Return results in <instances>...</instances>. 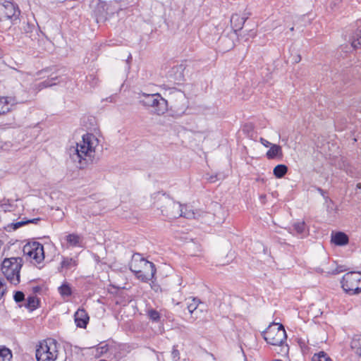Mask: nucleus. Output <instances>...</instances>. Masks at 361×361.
I'll list each match as a JSON object with an SVG mask.
<instances>
[{
	"instance_id": "obj_7",
	"label": "nucleus",
	"mask_w": 361,
	"mask_h": 361,
	"mask_svg": "<svg viewBox=\"0 0 361 361\" xmlns=\"http://www.w3.org/2000/svg\"><path fill=\"white\" fill-rule=\"evenodd\" d=\"M140 102L145 106L151 107L157 113H165L167 111L168 102L160 94H146L142 92L140 96Z\"/></svg>"
},
{
	"instance_id": "obj_6",
	"label": "nucleus",
	"mask_w": 361,
	"mask_h": 361,
	"mask_svg": "<svg viewBox=\"0 0 361 361\" xmlns=\"http://www.w3.org/2000/svg\"><path fill=\"white\" fill-rule=\"evenodd\" d=\"M58 353L57 341L54 338H47L37 345L36 359L37 361H55Z\"/></svg>"
},
{
	"instance_id": "obj_42",
	"label": "nucleus",
	"mask_w": 361,
	"mask_h": 361,
	"mask_svg": "<svg viewBox=\"0 0 361 361\" xmlns=\"http://www.w3.org/2000/svg\"><path fill=\"white\" fill-rule=\"evenodd\" d=\"M116 97V95H111L109 97L106 98V100L109 101L110 102H114L116 101L115 100Z\"/></svg>"
},
{
	"instance_id": "obj_21",
	"label": "nucleus",
	"mask_w": 361,
	"mask_h": 361,
	"mask_svg": "<svg viewBox=\"0 0 361 361\" xmlns=\"http://www.w3.org/2000/svg\"><path fill=\"white\" fill-rule=\"evenodd\" d=\"M58 291L61 296L65 299L72 295V288L67 282H63L61 286L58 288Z\"/></svg>"
},
{
	"instance_id": "obj_44",
	"label": "nucleus",
	"mask_w": 361,
	"mask_h": 361,
	"mask_svg": "<svg viewBox=\"0 0 361 361\" xmlns=\"http://www.w3.org/2000/svg\"><path fill=\"white\" fill-rule=\"evenodd\" d=\"M33 289H34V292L37 293V292L39 291L40 288L39 286H36Z\"/></svg>"
},
{
	"instance_id": "obj_24",
	"label": "nucleus",
	"mask_w": 361,
	"mask_h": 361,
	"mask_svg": "<svg viewBox=\"0 0 361 361\" xmlns=\"http://www.w3.org/2000/svg\"><path fill=\"white\" fill-rule=\"evenodd\" d=\"M288 172V167L284 164L276 166L273 170V173L277 178H283Z\"/></svg>"
},
{
	"instance_id": "obj_18",
	"label": "nucleus",
	"mask_w": 361,
	"mask_h": 361,
	"mask_svg": "<svg viewBox=\"0 0 361 361\" xmlns=\"http://www.w3.org/2000/svg\"><path fill=\"white\" fill-rule=\"evenodd\" d=\"M22 30L30 38H32L37 35L39 27L35 23L27 21V23H23Z\"/></svg>"
},
{
	"instance_id": "obj_36",
	"label": "nucleus",
	"mask_w": 361,
	"mask_h": 361,
	"mask_svg": "<svg viewBox=\"0 0 361 361\" xmlns=\"http://www.w3.org/2000/svg\"><path fill=\"white\" fill-rule=\"evenodd\" d=\"M147 316L149 318L154 321V322H158L160 319V314L155 310H149L147 312Z\"/></svg>"
},
{
	"instance_id": "obj_39",
	"label": "nucleus",
	"mask_w": 361,
	"mask_h": 361,
	"mask_svg": "<svg viewBox=\"0 0 361 361\" xmlns=\"http://www.w3.org/2000/svg\"><path fill=\"white\" fill-rule=\"evenodd\" d=\"M260 142L266 147H268L272 145L271 142L262 137L260 138Z\"/></svg>"
},
{
	"instance_id": "obj_27",
	"label": "nucleus",
	"mask_w": 361,
	"mask_h": 361,
	"mask_svg": "<svg viewBox=\"0 0 361 361\" xmlns=\"http://www.w3.org/2000/svg\"><path fill=\"white\" fill-rule=\"evenodd\" d=\"M293 231L299 235H303L306 232V225L305 221H298L293 225Z\"/></svg>"
},
{
	"instance_id": "obj_9",
	"label": "nucleus",
	"mask_w": 361,
	"mask_h": 361,
	"mask_svg": "<svg viewBox=\"0 0 361 361\" xmlns=\"http://www.w3.org/2000/svg\"><path fill=\"white\" fill-rule=\"evenodd\" d=\"M24 255L34 264H40L44 259V251L42 244L37 241L26 243L23 248Z\"/></svg>"
},
{
	"instance_id": "obj_45",
	"label": "nucleus",
	"mask_w": 361,
	"mask_h": 361,
	"mask_svg": "<svg viewBox=\"0 0 361 361\" xmlns=\"http://www.w3.org/2000/svg\"><path fill=\"white\" fill-rule=\"evenodd\" d=\"M357 188H359V189L361 188V183H360L357 184Z\"/></svg>"
},
{
	"instance_id": "obj_40",
	"label": "nucleus",
	"mask_w": 361,
	"mask_h": 361,
	"mask_svg": "<svg viewBox=\"0 0 361 361\" xmlns=\"http://www.w3.org/2000/svg\"><path fill=\"white\" fill-rule=\"evenodd\" d=\"M41 220L40 218H35L32 219H27V224H37Z\"/></svg>"
},
{
	"instance_id": "obj_47",
	"label": "nucleus",
	"mask_w": 361,
	"mask_h": 361,
	"mask_svg": "<svg viewBox=\"0 0 361 361\" xmlns=\"http://www.w3.org/2000/svg\"><path fill=\"white\" fill-rule=\"evenodd\" d=\"M291 31H293L294 30V27H292L290 29Z\"/></svg>"
},
{
	"instance_id": "obj_41",
	"label": "nucleus",
	"mask_w": 361,
	"mask_h": 361,
	"mask_svg": "<svg viewBox=\"0 0 361 361\" xmlns=\"http://www.w3.org/2000/svg\"><path fill=\"white\" fill-rule=\"evenodd\" d=\"M345 269H343L342 267H338L334 271H333L332 274H337L344 271Z\"/></svg>"
},
{
	"instance_id": "obj_46",
	"label": "nucleus",
	"mask_w": 361,
	"mask_h": 361,
	"mask_svg": "<svg viewBox=\"0 0 361 361\" xmlns=\"http://www.w3.org/2000/svg\"><path fill=\"white\" fill-rule=\"evenodd\" d=\"M318 190L320 192V193H322L323 190L321 188H318Z\"/></svg>"
},
{
	"instance_id": "obj_12",
	"label": "nucleus",
	"mask_w": 361,
	"mask_h": 361,
	"mask_svg": "<svg viewBox=\"0 0 361 361\" xmlns=\"http://www.w3.org/2000/svg\"><path fill=\"white\" fill-rule=\"evenodd\" d=\"M107 11V2L104 1H99L94 11V13L97 23L105 22L108 20Z\"/></svg>"
},
{
	"instance_id": "obj_20",
	"label": "nucleus",
	"mask_w": 361,
	"mask_h": 361,
	"mask_svg": "<svg viewBox=\"0 0 361 361\" xmlns=\"http://www.w3.org/2000/svg\"><path fill=\"white\" fill-rule=\"evenodd\" d=\"M266 156L268 159H273L276 157H282L283 152L280 145L272 144L270 149L267 152Z\"/></svg>"
},
{
	"instance_id": "obj_33",
	"label": "nucleus",
	"mask_w": 361,
	"mask_h": 361,
	"mask_svg": "<svg viewBox=\"0 0 361 361\" xmlns=\"http://www.w3.org/2000/svg\"><path fill=\"white\" fill-rule=\"evenodd\" d=\"M109 350V346L107 344L101 343L99 346L96 348V356H102L104 353H106Z\"/></svg>"
},
{
	"instance_id": "obj_13",
	"label": "nucleus",
	"mask_w": 361,
	"mask_h": 361,
	"mask_svg": "<svg viewBox=\"0 0 361 361\" xmlns=\"http://www.w3.org/2000/svg\"><path fill=\"white\" fill-rule=\"evenodd\" d=\"M74 320L79 328H86L89 321V316L84 309H78L74 314Z\"/></svg>"
},
{
	"instance_id": "obj_10",
	"label": "nucleus",
	"mask_w": 361,
	"mask_h": 361,
	"mask_svg": "<svg viewBox=\"0 0 361 361\" xmlns=\"http://www.w3.org/2000/svg\"><path fill=\"white\" fill-rule=\"evenodd\" d=\"M1 12L4 18L10 20L13 24H16L19 19L20 10L16 3L10 1H4L1 4Z\"/></svg>"
},
{
	"instance_id": "obj_8",
	"label": "nucleus",
	"mask_w": 361,
	"mask_h": 361,
	"mask_svg": "<svg viewBox=\"0 0 361 361\" xmlns=\"http://www.w3.org/2000/svg\"><path fill=\"white\" fill-rule=\"evenodd\" d=\"M342 288L350 295L358 294L361 292V273L350 271L346 273L341 281Z\"/></svg>"
},
{
	"instance_id": "obj_3",
	"label": "nucleus",
	"mask_w": 361,
	"mask_h": 361,
	"mask_svg": "<svg viewBox=\"0 0 361 361\" xmlns=\"http://www.w3.org/2000/svg\"><path fill=\"white\" fill-rule=\"evenodd\" d=\"M129 267L135 277L145 283L152 281L157 271L154 264L145 259L140 253L133 255Z\"/></svg>"
},
{
	"instance_id": "obj_43",
	"label": "nucleus",
	"mask_w": 361,
	"mask_h": 361,
	"mask_svg": "<svg viewBox=\"0 0 361 361\" xmlns=\"http://www.w3.org/2000/svg\"><path fill=\"white\" fill-rule=\"evenodd\" d=\"M300 61H301V56H300V55H298V56H296L295 57V59H294V61H295V63H299Z\"/></svg>"
},
{
	"instance_id": "obj_15",
	"label": "nucleus",
	"mask_w": 361,
	"mask_h": 361,
	"mask_svg": "<svg viewBox=\"0 0 361 361\" xmlns=\"http://www.w3.org/2000/svg\"><path fill=\"white\" fill-rule=\"evenodd\" d=\"M331 242L336 245L343 246L348 243L349 238L348 236L343 232H336L332 233Z\"/></svg>"
},
{
	"instance_id": "obj_28",
	"label": "nucleus",
	"mask_w": 361,
	"mask_h": 361,
	"mask_svg": "<svg viewBox=\"0 0 361 361\" xmlns=\"http://www.w3.org/2000/svg\"><path fill=\"white\" fill-rule=\"evenodd\" d=\"M12 357L11 350L5 347L0 348V361H11Z\"/></svg>"
},
{
	"instance_id": "obj_11",
	"label": "nucleus",
	"mask_w": 361,
	"mask_h": 361,
	"mask_svg": "<svg viewBox=\"0 0 361 361\" xmlns=\"http://www.w3.org/2000/svg\"><path fill=\"white\" fill-rule=\"evenodd\" d=\"M23 102L17 100L16 97H0V113H8L15 110L13 106Z\"/></svg>"
},
{
	"instance_id": "obj_1",
	"label": "nucleus",
	"mask_w": 361,
	"mask_h": 361,
	"mask_svg": "<svg viewBox=\"0 0 361 361\" xmlns=\"http://www.w3.org/2000/svg\"><path fill=\"white\" fill-rule=\"evenodd\" d=\"M99 144L96 136L87 133L82 136V140L76 146L69 149L70 157L73 162L78 163V167L84 169L92 163L94 157L95 148Z\"/></svg>"
},
{
	"instance_id": "obj_5",
	"label": "nucleus",
	"mask_w": 361,
	"mask_h": 361,
	"mask_svg": "<svg viewBox=\"0 0 361 361\" xmlns=\"http://www.w3.org/2000/svg\"><path fill=\"white\" fill-rule=\"evenodd\" d=\"M22 266L21 257L5 258L2 262L1 270L11 283L17 285L20 283V271Z\"/></svg>"
},
{
	"instance_id": "obj_30",
	"label": "nucleus",
	"mask_w": 361,
	"mask_h": 361,
	"mask_svg": "<svg viewBox=\"0 0 361 361\" xmlns=\"http://www.w3.org/2000/svg\"><path fill=\"white\" fill-rule=\"evenodd\" d=\"M26 224H27V219H23V220L20 221H18V222H16V223H11V224H8L7 226L6 227V229L8 231H16L18 228H19L21 226H25Z\"/></svg>"
},
{
	"instance_id": "obj_19",
	"label": "nucleus",
	"mask_w": 361,
	"mask_h": 361,
	"mask_svg": "<svg viewBox=\"0 0 361 361\" xmlns=\"http://www.w3.org/2000/svg\"><path fill=\"white\" fill-rule=\"evenodd\" d=\"M351 45L354 49L361 46V20L357 22V29L353 36Z\"/></svg>"
},
{
	"instance_id": "obj_2",
	"label": "nucleus",
	"mask_w": 361,
	"mask_h": 361,
	"mask_svg": "<svg viewBox=\"0 0 361 361\" xmlns=\"http://www.w3.org/2000/svg\"><path fill=\"white\" fill-rule=\"evenodd\" d=\"M154 204L157 209L161 210L164 216L169 219H176L183 216L187 219L195 218V214L192 211H183V206L174 201L169 196L165 194L157 192L154 194Z\"/></svg>"
},
{
	"instance_id": "obj_22",
	"label": "nucleus",
	"mask_w": 361,
	"mask_h": 361,
	"mask_svg": "<svg viewBox=\"0 0 361 361\" xmlns=\"http://www.w3.org/2000/svg\"><path fill=\"white\" fill-rule=\"evenodd\" d=\"M107 8L108 20L112 18L115 13L118 14L119 12L122 11V8L118 6V3L116 1L107 2Z\"/></svg>"
},
{
	"instance_id": "obj_26",
	"label": "nucleus",
	"mask_w": 361,
	"mask_h": 361,
	"mask_svg": "<svg viewBox=\"0 0 361 361\" xmlns=\"http://www.w3.org/2000/svg\"><path fill=\"white\" fill-rule=\"evenodd\" d=\"M39 305V300L36 296L32 295L29 296L27 298L26 303L25 304V307L28 308L30 310H34L37 308Z\"/></svg>"
},
{
	"instance_id": "obj_23",
	"label": "nucleus",
	"mask_w": 361,
	"mask_h": 361,
	"mask_svg": "<svg viewBox=\"0 0 361 361\" xmlns=\"http://www.w3.org/2000/svg\"><path fill=\"white\" fill-rule=\"evenodd\" d=\"M66 240L69 246H71V247L80 246V237L78 234H75V233L68 234L66 236Z\"/></svg>"
},
{
	"instance_id": "obj_17",
	"label": "nucleus",
	"mask_w": 361,
	"mask_h": 361,
	"mask_svg": "<svg viewBox=\"0 0 361 361\" xmlns=\"http://www.w3.org/2000/svg\"><path fill=\"white\" fill-rule=\"evenodd\" d=\"M201 303L200 300L197 298H189L186 299L187 309L191 314V317L197 319L196 311L198 309L199 305Z\"/></svg>"
},
{
	"instance_id": "obj_29",
	"label": "nucleus",
	"mask_w": 361,
	"mask_h": 361,
	"mask_svg": "<svg viewBox=\"0 0 361 361\" xmlns=\"http://www.w3.org/2000/svg\"><path fill=\"white\" fill-rule=\"evenodd\" d=\"M77 266V262L73 258L63 257L61 262V268L69 269Z\"/></svg>"
},
{
	"instance_id": "obj_38",
	"label": "nucleus",
	"mask_w": 361,
	"mask_h": 361,
	"mask_svg": "<svg viewBox=\"0 0 361 361\" xmlns=\"http://www.w3.org/2000/svg\"><path fill=\"white\" fill-rule=\"evenodd\" d=\"M171 357L173 360H174L175 361H178L180 360V352L176 346H173V348L171 352Z\"/></svg>"
},
{
	"instance_id": "obj_31",
	"label": "nucleus",
	"mask_w": 361,
	"mask_h": 361,
	"mask_svg": "<svg viewBox=\"0 0 361 361\" xmlns=\"http://www.w3.org/2000/svg\"><path fill=\"white\" fill-rule=\"evenodd\" d=\"M183 70V66H176L173 68V71H175L177 74L175 78V80L177 83H180L184 80Z\"/></svg>"
},
{
	"instance_id": "obj_4",
	"label": "nucleus",
	"mask_w": 361,
	"mask_h": 361,
	"mask_svg": "<svg viewBox=\"0 0 361 361\" xmlns=\"http://www.w3.org/2000/svg\"><path fill=\"white\" fill-rule=\"evenodd\" d=\"M262 335L267 343L272 345L282 346V350H288V345H283L287 339L286 330L282 324L272 323L266 330L262 331Z\"/></svg>"
},
{
	"instance_id": "obj_25",
	"label": "nucleus",
	"mask_w": 361,
	"mask_h": 361,
	"mask_svg": "<svg viewBox=\"0 0 361 361\" xmlns=\"http://www.w3.org/2000/svg\"><path fill=\"white\" fill-rule=\"evenodd\" d=\"M350 346L357 354L361 355V335H357L353 338Z\"/></svg>"
},
{
	"instance_id": "obj_34",
	"label": "nucleus",
	"mask_w": 361,
	"mask_h": 361,
	"mask_svg": "<svg viewBox=\"0 0 361 361\" xmlns=\"http://www.w3.org/2000/svg\"><path fill=\"white\" fill-rule=\"evenodd\" d=\"M87 81L89 82L91 87H94L99 83V79L94 74H89L87 76Z\"/></svg>"
},
{
	"instance_id": "obj_35",
	"label": "nucleus",
	"mask_w": 361,
	"mask_h": 361,
	"mask_svg": "<svg viewBox=\"0 0 361 361\" xmlns=\"http://www.w3.org/2000/svg\"><path fill=\"white\" fill-rule=\"evenodd\" d=\"M8 202H5L1 204V209L5 212H11L15 210V205L12 203L9 202V200H7Z\"/></svg>"
},
{
	"instance_id": "obj_32",
	"label": "nucleus",
	"mask_w": 361,
	"mask_h": 361,
	"mask_svg": "<svg viewBox=\"0 0 361 361\" xmlns=\"http://www.w3.org/2000/svg\"><path fill=\"white\" fill-rule=\"evenodd\" d=\"M312 361H332V360L324 351H321L317 354H314L312 358Z\"/></svg>"
},
{
	"instance_id": "obj_16",
	"label": "nucleus",
	"mask_w": 361,
	"mask_h": 361,
	"mask_svg": "<svg viewBox=\"0 0 361 361\" xmlns=\"http://www.w3.org/2000/svg\"><path fill=\"white\" fill-rule=\"evenodd\" d=\"M247 18L244 16H240L238 14H233L231 17V24L235 32H237L238 31L240 30L243 25L245 24L246 20Z\"/></svg>"
},
{
	"instance_id": "obj_37",
	"label": "nucleus",
	"mask_w": 361,
	"mask_h": 361,
	"mask_svg": "<svg viewBox=\"0 0 361 361\" xmlns=\"http://www.w3.org/2000/svg\"><path fill=\"white\" fill-rule=\"evenodd\" d=\"M13 298L16 302H20L25 300V295L22 291H16L13 295Z\"/></svg>"
},
{
	"instance_id": "obj_14",
	"label": "nucleus",
	"mask_w": 361,
	"mask_h": 361,
	"mask_svg": "<svg viewBox=\"0 0 361 361\" xmlns=\"http://www.w3.org/2000/svg\"><path fill=\"white\" fill-rule=\"evenodd\" d=\"M61 82V80L59 76H54L47 78V80L39 82L34 85V90L37 92L41 91L42 90L51 87Z\"/></svg>"
}]
</instances>
